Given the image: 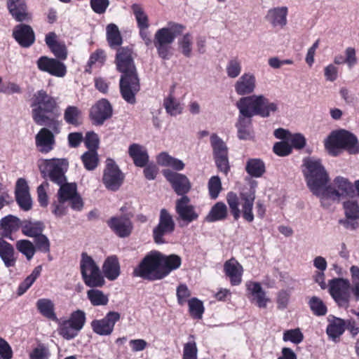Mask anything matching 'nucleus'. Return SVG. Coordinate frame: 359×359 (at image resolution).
<instances>
[{
    "mask_svg": "<svg viewBox=\"0 0 359 359\" xmlns=\"http://www.w3.org/2000/svg\"><path fill=\"white\" fill-rule=\"evenodd\" d=\"M192 44L193 37L189 33L184 34L178 41V45L182 51V53L187 57H190L191 56Z\"/></svg>",
    "mask_w": 359,
    "mask_h": 359,
    "instance_id": "obj_54",
    "label": "nucleus"
},
{
    "mask_svg": "<svg viewBox=\"0 0 359 359\" xmlns=\"http://www.w3.org/2000/svg\"><path fill=\"white\" fill-rule=\"evenodd\" d=\"M273 150L279 156H285L292 152V147L288 141H282L274 144Z\"/></svg>",
    "mask_w": 359,
    "mask_h": 359,
    "instance_id": "obj_61",
    "label": "nucleus"
},
{
    "mask_svg": "<svg viewBox=\"0 0 359 359\" xmlns=\"http://www.w3.org/2000/svg\"><path fill=\"white\" fill-rule=\"evenodd\" d=\"M13 36L22 47H29L35 40L32 28L27 25L20 24L15 27Z\"/></svg>",
    "mask_w": 359,
    "mask_h": 359,
    "instance_id": "obj_28",
    "label": "nucleus"
},
{
    "mask_svg": "<svg viewBox=\"0 0 359 359\" xmlns=\"http://www.w3.org/2000/svg\"><path fill=\"white\" fill-rule=\"evenodd\" d=\"M115 62L117 69L123 74L120 80L121 95L127 102L135 104V94L140 90V83L131 49L119 48L116 55Z\"/></svg>",
    "mask_w": 359,
    "mask_h": 359,
    "instance_id": "obj_2",
    "label": "nucleus"
},
{
    "mask_svg": "<svg viewBox=\"0 0 359 359\" xmlns=\"http://www.w3.org/2000/svg\"><path fill=\"white\" fill-rule=\"evenodd\" d=\"M159 257L165 277L169 275L171 271L179 269L181 266L182 259L178 255H170L167 256L159 252Z\"/></svg>",
    "mask_w": 359,
    "mask_h": 359,
    "instance_id": "obj_37",
    "label": "nucleus"
},
{
    "mask_svg": "<svg viewBox=\"0 0 359 359\" xmlns=\"http://www.w3.org/2000/svg\"><path fill=\"white\" fill-rule=\"evenodd\" d=\"M36 306L42 316L52 320H57L55 313V304L52 300L46 298L39 299Z\"/></svg>",
    "mask_w": 359,
    "mask_h": 359,
    "instance_id": "obj_42",
    "label": "nucleus"
},
{
    "mask_svg": "<svg viewBox=\"0 0 359 359\" xmlns=\"http://www.w3.org/2000/svg\"><path fill=\"white\" fill-rule=\"evenodd\" d=\"M55 143L53 133L46 128H41L35 137L37 150L42 154H47L53 149Z\"/></svg>",
    "mask_w": 359,
    "mask_h": 359,
    "instance_id": "obj_26",
    "label": "nucleus"
},
{
    "mask_svg": "<svg viewBox=\"0 0 359 359\" xmlns=\"http://www.w3.org/2000/svg\"><path fill=\"white\" fill-rule=\"evenodd\" d=\"M128 154L133 160L134 164L137 167H144L149 161L147 149L139 144H130L128 148Z\"/></svg>",
    "mask_w": 359,
    "mask_h": 359,
    "instance_id": "obj_33",
    "label": "nucleus"
},
{
    "mask_svg": "<svg viewBox=\"0 0 359 359\" xmlns=\"http://www.w3.org/2000/svg\"><path fill=\"white\" fill-rule=\"evenodd\" d=\"M163 175L171 184L172 189L177 195H184L190 191L191 182L186 175L170 170H164Z\"/></svg>",
    "mask_w": 359,
    "mask_h": 359,
    "instance_id": "obj_21",
    "label": "nucleus"
},
{
    "mask_svg": "<svg viewBox=\"0 0 359 359\" xmlns=\"http://www.w3.org/2000/svg\"><path fill=\"white\" fill-rule=\"evenodd\" d=\"M310 309L318 316H325L327 313V307L323 302L317 297H313L309 301Z\"/></svg>",
    "mask_w": 359,
    "mask_h": 359,
    "instance_id": "obj_58",
    "label": "nucleus"
},
{
    "mask_svg": "<svg viewBox=\"0 0 359 359\" xmlns=\"http://www.w3.org/2000/svg\"><path fill=\"white\" fill-rule=\"evenodd\" d=\"M288 9L286 6L270 8L265 16V20L274 28H283L287 22Z\"/></svg>",
    "mask_w": 359,
    "mask_h": 359,
    "instance_id": "obj_27",
    "label": "nucleus"
},
{
    "mask_svg": "<svg viewBox=\"0 0 359 359\" xmlns=\"http://www.w3.org/2000/svg\"><path fill=\"white\" fill-rule=\"evenodd\" d=\"M227 215L228 209L226 204L223 202H217L211 208L205 220L208 222L222 221L225 219Z\"/></svg>",
    "mask_w": 359,
    "mask_h": 359,
    "instance_id": "obj_40",
    "label": "nucleus"
},
{
    "mask_svg": "<svg viewBox=\"0 0 359 359\" xmlns=\"http://www.w3.org/2000/svg\"><path fill=\"white\" fill-rule=\"evenodd\" d=\"M87 297L90 304L95 306H105L108 304L109 297L102 291L97 289H90L87 291Z\"/></svg>",
    "mask_w": 359,
    "mask_h": 359,
    "instance_id": "obj_45",
    "label": "nucleus"
},
{
    "mask_svg": "<svg viewBox=\"0 0 359 359\" xmlns=\"http://www.w3.org/2000/svg\"><path fill=\"white\" fill-rule=\"evenodd\" d=\"M135 276L141 277L148 280H161L165 278L162 264L159 257V252L151 251L142 260L137 267L134 269Z\"/></svg>",
    "mask_w": 359,
    "mask_h": 359,
    "instance_id": "obj_9",
    "label": "nucleus"
},
{
    "mask_svg": "<svg viewBox=\"0 0 359 359\" xmlns=\"http://www.w3.org/2000/svg\"><path fill=\"white\" fill-rule=\"evenodd\" d=\"M330 293L340 306H346L350 297V283L346 279L334 278L330 281Z\"/></svg>",
    "mask_w": 359,
    "mask_h": 359,
    "instance_id": "obj_16",
    "label": "nucleus"
},
{
    "mask_svg": "<svg viewBox=\"0 0 359 359\" xmlns=\"http://www.w3.org/2000/svg\"><path fill=\"white\" fill-rule=\"evenodd\" d=\"M210 144L217 168L225 175L229 170L228 148L225 142L217 134L210 136Z\"/></svg>",
    "mask_w": 359,
    "mask_h": 359,
    "instance_id": "obj_14",
    "label": "nucleus"
},
{
    "mask_svg": "<svg viewBox=\"0 0 359 359\" xmlns=\"http://www.w3.org/2000/svg\"><path fill=\"white\" fill-rule=\"evenodd\" d=\"M41 269V266H36L32 271V273L20 285L18 288L19 294H22L32 286L36 279L39 276Z\"/></svg>",
    "mask_w": 359,
    "mask_h": 359,
    "instance_id": "obj_53",
    "label": "nucleus"
},
{
    "mask_svg": "<svg viewBox=\"0 0 359 359\" xmlns=\"http://www.w3.org/2000/svg\"><path fill=\"white\" fill-rule=\"evenodd\" d=\"M32 117L35 123L49 127L55 133L60 132V122L47 114H55L58 111L56 98L48 95L45 90L37 91L33 97L32 104Z\"/></svg>",
    "mask_w": 359,
    "mask_h": 359,
    "instance_id": "obj_3",
    "label": "nucleus"
},
{
    "mask_svg": "<svg viewBox=\"0 0 359 359\" xmlns=\"http://www.w3.org/2000/svg\"><path fill=\"white\" fill-rule=\"evenodd\" d=\"M245 170L252 177H260L266 171L265 164L260 158H250L246 162Z\"/></svg>",
    "mask_w": 359,
    "mask_h": 359,
    "instance_id": "obj_43",
    "label": "nucleus"
},
{
    "mask_svg": "<svg viewBox=\"0 0 359 359\" xmlns=\"http://www.w3.org/2000/svg\"><path fill=\"white\" fill-rule=\"evenodd\" d=\"M80 270L83 280L90 287H100L105 281L94 259L86 252L81 254Z\"/></svg>",
    "mask_w": 359,
    "mask_h": 359,
    "instance_id": "obj_10",
    "label": "nucleus"
},
{
    "mask_svg": "<svg viewBox=\"0 0 359 359\" xmlns=\"http://www.w3.org/2000/svg\"><path fill=\"white\" fill-rule=\"evenodd\" d=\"M7 7L9 13L16 21H28L30 19L25 0H8Z\"/></svg>",
    "mask_w": 359,
    "mask_h": 359,
    "instance_id": "obj_30",
    "label": "nucleus"
},
{
    "mask_svg": "<svg viewBox=\"0 0 359 359\" xmlns=\"http://www.w3.org/2000/svg\"><path fill=\"white\" fill-rule=\"evenodd\" d=\"M50 355L48 349L43 345H39L29 354L30 359H48Z\"/></svg>",
    "mask_w": 359,
    "mask_h": 359,
    "instance_id": "obj_64",
    "label": "nucleus"
},
{
    "mask_svg": "<svg viewBox=\"0 0 359 359\" xmlns=\"http://www.w3.org/2000/svg\"><path fill=\"white\" fill-rule=\"evenodd\" d=\"M302 172L309 190L320 200L330 181L320 160L313 157L305 158Z\"/></svg>",
    "mask_w": 359,
    "mask_h": 359,
    "instance_id": "obj_5",
    "label": "nucleus"
},
{
    "mask_svg": "<svg viewBox=\"0 0 359 359\" xmlns=\"http://www.w3.org/2000/svg\"><path fill=\"white\" fill-rule=\"evenodd\" d=\"M198 349L193 336L189 337V341L184 344L183 348V359H197Z\"/></svg>",
    "mask_w": 359,
    "mask_h": 359,
    "instance_id": "obj_56",
    "label": "nucleus"
},
{
    "mask_svg": "<svg viewBox=\"0 0 359 359\" xmlns=\"http://www.w3.org/2000/svg\"><path fill=\"white\" fill-rule=\"evenodd\" d=\"M239 114L248 118L258 115L267 118L278 111V104L270 102L264 95H248L241 97L236 104Z\"/></svg>",
    "mask_w": 359,
    "mask_h": 359,
    "instance_id": "obj_4",
    "label": "nucleus"
},
{
    "mask_svg": "<svg viewBox=\"0 0 359 359\" xmlns=\"http://www.w3.org/2000/svg\"><path fill=\"white\" fill-rule=\"evenodd\" d=\"M236 93L241 96L252 94L257 88V79L254 74L245 72L234 83Z\"/></svg>",
    "mask_w": 359,
    "mask_h": 359,
    "instance_id": "obj_23",
    "label": "nucleus"
},
{
    "mask_svg": "<svg viewBox=\"0 0 359 359\" xmlns=\"http://www.w3.org/2000/svg\"><path fill=\"white\" fill-rule=\"evenodd\" d=\"M175 222L172 215L165 209L160 212L158 224L154 229V241L158 244L164 243L163 236L171 233L175 229Z\"/></svg>",
    "mask_w": 359,
    "mask_h": 359,
    "instance_id": "obj_17",
    "label": "nucleus"
},
{
    "mask_svg": "<svg viewBox=\"0 0 359 359\" xmlns=\"http://www.w3.org/2000/svg\"><path fill=\"white\" fill-rule=\"evenodd\" d=\"M177 302L180 305H184L188 302V298L191 296V292L185 284H180L176 290Z\"/></svg>",
    "mask_w": 359,
    "mask_h": 359,
    "instance_id": "obj_62",
    "label": "nucleus"
},
{
    "mask_svg": "<svg viewBox=\"0 0 359 359\" xmlns=\"http://www.w3.org/2000/svg\"><path fill=\"white\" fill-rule=\"evenodd\" d=\"M163 104L167 113L171 116H177L182 111V104L171 95L165 99Z\"/></svg>",
    "mask_w": 359,
    "mask_h": 359,
    "instance_id": "obj_50",
    "label": "nucleus"
},
{
    "mask_svg": "<svg viewBox=\"0 0 359 359\" xmlns=\"http://www.w3.org/2000/svg\"><path fill=\"white\" fill-rule=\"evenodd\" d=\"M112 114V108L109 102L104 100H99L90 111V117L94 124L102 125Z\"/></svg>",
    "mask_w": 359,
    "mask_h": 359,
    "instance_id": "obj_24",
    "label": "nucleus"
},
{
    "mask_svg": "<svg viewBox=\"0 0 359 359\" xmlns=\"http://www.w3.org/2000/svg\"><path fill=\"white\" fill-rule=\"evenodd\" d=\"M124 175L119 169L115 161L107 158L103 171L102 182L105 187L110 191H117L122 185Z\"/></svg>",
    "mask_w": 359,
    "mask_h": 359,
    "instance_id": "obj_13",
    "label": "nucleus"
},
{
    "mask_svg": "<svg viewBox=\"0 0 359 359\" xmlns=\"http://www.w3.org/2000/svg\"><path fill=\"white\" fill-rule=\"evenodd\" d=\"M107 39L111 47L121 44L122 39L118 27L114 24H109L107 27Z\"/></svg>",
    "mask_w": 359,
    "mask_h": 359,
    "instance_id": "obj_49",
    "label": "nucleus"
},
{
    "mask_svg": "<svg viewBox=\"0 0 359 359\" xmlns=\"http://www.w3.org/2000/svg\"><path fill=\"white\" fill-rule=\"evenodd\" d=\"M36 65L40 71L56 77L62 78L67 74L66 65L57 59L41 56L38 59Z\"/></svg>",
    "mask_w": 359,
    "mask_h": 359,
    "instance_id": "obj_20",
    "label": "nucleus"
},
{
    "mask_svg": "<svg viewBox=\"0 0 359 359\" xmlns=\"http://www.w3.org/2000/svg\"><path fill=\"white\" fill-rule=\"evenodd\" d=\"M184 29L185 27L181 24L170 22L167 26L156 32L153 43L159 57L167 60L172 57L173 54L172 44Z\"/></svg>",
    "mask_w": 359,
    "mask_h": 359,
    "instance_id": "obj_7",
    "label": "nucleus"
},
{
    "mask_svg": "<svg viewBox=\"0 0 359 359\" xmlns=\"http://www.w3.org/2000/svg\"><path fill=\"white\" fill-rule=\"evenodd\" d=\"M189 312L194 318L201 319L204 312L203 302L197 298H192L188 301Z\"/></svg>",
    "mask_w": 359,
    "mask_h": 359,
    "instance_id": "obj_55",
    "label": "nucleus"
},
{
    "mask_svg": "<svg viewBox=\"0 0 359 359\" xmlns=\"http://www.w3.org/2000/svg\"><path fill=\"white\" fill-rule=\"evenodd\" d=\"M247 297L250 302L260 309H264L271 302L261 284L255 281H248L245 283Z\"/></svg>",
    "mask_w": 359,
    "mask_h": 359,
    "instance_id": "obj_19",
    "label": "nucleus"
},
{
    "mask_svg": "<svg viewBox=\"0 0 359 359\" xmlns=\"http://www.w3.org/2000/svg\"><path fill=\"white\" fill-rule=\"evenodd\" d=\"M86 313L83 311L72 312L68 319L60 320L58 323V334L67 340L75 338L86 323Z\"/></svg>",
    "mask_w": 359,
    "mask_h": 359,
    "instance_id": "obj_12",
    "label": "nucleus"
},
{
    "mask_svg": "<svg viewBox=\"0 0 359 359\" xmlns=\"http://www.w3.org/2000/svg\"><path fill=\"white\" fill-rule=\"evenodd\" d=\"M84 167L88 170H94L98 164V156L96 151L89 150L81 156Z\"/></svg>",
    "mask_w": 359,
    "mask_h": 359,
    "instance_id": "obj_52",
    "label": "nucleus"
},
{
    "mask_svg": "<svg viewBox=\"0 0 359 359\" xmlns=\"http://www.w3.org/2000/svg\"><path fill=\"white\" fill-rule=\"evenodd\" d=\"M190 199L187 196H182L176 201V212L178 219H181L188 224L198 218V214L196 212L194 206L190 205Z\"/></svg>",
    "mask_w": 359,
    "mask_h": 359,
    "instance_id": "obj_22",
    "label": "nucleus"
},
{
    "mask_svg": "<svg viewBox=\"0 0 359 359\" xmlns=\"http://www.w3.org/2000/svg\"><path fill=\"white\" fill-rule=\"evenodd\" d=\"M236 128L238 139L248 140L252 137V120L250 118L239 114Z\"/></svg>",
    "mask_w": 359,
    "mask_h": 359,
    "instance_id": "obj_34",
    "label": "nucleus"
},
{
    "mask_svg": "<svg viewBox=\"0 0 359 359\" xmlns=\"http://www.w3.org/2000/svg\"><path fill=\"white\" fill-rule=\"evenodd\" d=\"M107 224L121 238L129 236L133 229L132 222L126 216L113 217L107 221Z\"/></svg>",
    "mask_w": 359,
    "mask_h": 359,
    "instance_id": "obj_25",
    "label": "nucleus"
},
{
    "mask_svg": "<svg viewBox=\"0 0 359 359\" xmlns=\"http://www.w3.org/2000/svg\"><path fill=\"white\" fill-rule=\"evenodd\" d=\"M15 246L16 249L24 255L27 260L32 259L36 252L34 245L29 240H19L16 242Z\"/></svg>",
    "mask_w": 359,
    "mask_h": 359,
    "instance_id": "obj_47",
    "label": "nucleus"
},
{
    "mask_svg": "<svg viewBox=\"0 0 359 359\" xmlns=\"http://www.w3.org/2000/svg\"><path fill=\"white\" fill-rule=\"evenodd\" d=\"M21 222L19 218L12 215H8L0 220V229L2 230L1 236L12 239V233L21 227Z\"/></svg>",
    "mask_w": 359,
    "mask_h": 359,
    "instance_id": "obj_32",
    "label": "nucleus"
},
{
    "mask_svg": "<svg viewBox=\"0 0 359 359\" xmlns=\"http://www.w3.org/2000/svg\"><path fill=\"white\" fill-rule=\"evenodd\" d=\"M44 227L43 223L39 221L25 220L21 223L22 233L31 238H35L42 233Z\"/></svg>",
    "mask_w": 359,
    "mask_h": 359,
    "instance_id": "obj_41",
    "label": "nucleus"
},
{
    "mask_svg": "<svg viewBox=\"0 0 359 359\" xmlns=\"http://www.w3.org/2000/svg\"><path fill=\"white\" fill-rule=\"evenodd\" d=\"M90 7L97 14H103L109 5V0H90Z\"/></svg>",
    "mask_w": 359,
    "mask_h": 359,
    "instance_id": "obj_63",
    "label": "nucleus"
},
{
    "mask_svg": "<svg viewBox=\"0 0 359 359\" xmlns=\"http://www.w3.org/2000/svg\"><path fill=\"white\" fill-rule=\"evenodd\" d=\"M35 248L36 250H38L39 251H41L44 253L49 252H50V241L48 237L41 233L39 236L35 237Z\"/></svg>",
    "mask_w": 359,
    "mask_h": 359,
    "instance_id": "obj_60",
    "label": "nucleus"
},
{
    "mask_svg": "<svg viewBox=\"0 0 359 359\" xmlns=\"http://www.w3.org/2000/svg\"><path fill=\"white\" fill-rule=\"evenodd\" d=\"M102 271L109 280H116L120 275V265L116 256L107 257L103 264Z\"/></svg>",
    "mask_w": 359,
    "mask_h": 359,
    "instance_id": "obj_36",
    "label": "nucleus"
},
{
    "mask_svg": "<svg viewBox=\"0 0 359 359\" xmlns=\"http://www.w3.org/2000/svg\"><path fill=\"white\" fill-rule=\"evenodd\" d=\"M37 166L43 178L50 180L60 186L57 193L60 201H66L71 208L79 211L83 206L81 197L76 191V185L73 183H65V168L66 163L64 159H39Z\"/></svg>",
    "mask_w": 359,
    "mask_h": 359,
    "instance_id": "obj_1",
    "label": "nucleus"
},
{
    "mask_svg": "<svg viewBox=\"0 0 359 359\" xmlns=\"http://www.w3.org/2000/svg\"><path fill=\"white\" fill-rule=\"evenodd\" d=\"M255 200V190L252 187L242 190L239 196L233 191L226 194V202L235 220H238L241 215L248 222L254 220L252 209Z\"/></svg>",
    "mask_w": 359,
    "mask_h": 359,
    "instance_id": "obj_6",
    "label": "nucleus"
},
{
    "mask_svg": "<svg viewBox=\"0 0 359 359\" xmlns=\"http://www.w3.org/2000/svg\"><path fill=\"white\" fill-rule=\"evenodd\" d=\"M283 339L285 341H291L299 344L304 339V335L299 328L286 330L283 333Z\"/></svg>",
    "mask_w": 359,
    "mask_h": 359,
    "instance_id": "obj_59",
    "label": "nucleus"
},
{
    "mask_svg": "<svg viewBox=\"0 0 359 359\" xmlns=\"http://www.w3.org/2000/svg\"><path fill=\"white\" fill-rule=\"evenodd\" d=\"M353 193L351 183L346 178L338 176L334 178L332 185L327 184L320 198L322 205L326 206L328 201H339L341 198L351 196Z\"/></svg>",
    "mask_w": 359,
    "mask_h": 359,
    "instance_id": "obj_11",
    "label": "nucleus"
},
{
    "mask_svg": "<svg viewBox=\"0 0 359 359\" xmlns=\"http://www.w3.org/2000/svg\"><path fill=\"white\" fill-rule=\"evenodd\" d=\"M16 201L20 207L27 211L32 208V199L29 193V187L25 179L20 178L15 187Z\"/></svg>",
    "mask_w": 359,
    "mask_h": 359,
    "instance_id": "obj_29",
    "label": "nucleus"
},
{
    "mask_svg": "<svg viewBox=\"0 0 359 359\" xmlns=\"http://www.w3.org/2000/svg\"><path fill=\"white\" fill-rule=\"evenodd\" d=\"M156 163L163 167H170L172 169L180 171L184 168L182 161L175 158L167 152H161L156 156Z\"/></svg>",
    "mask_w": 359,
    "mask_h": 359,
    "instance_id": "obj_39",
    "label": "nucleus"
},
{
    "mask_svg": "<svg viewBox=\"0 0 359 359\" xmlns=\"http://www.w3.org/2000/svg\"><path fill=\"white\" fill-rule=\"evenodd\" d=\"M345 218L339 220L346 229L355 231L359 228V205L355 201H347L343 204Z\"/></svg>",
    "mask_w": 359,
    "mask_h": 359,
    "instance_id": "obj_18",
    "label": "nucleus"
},
{
    "mask_svg": "<svg viewBox=\"0 0 359 359\" xmlns=\"http://www.w3.org/2000/svg\"><path fill=\"white\" fill-rule=\"evenodd\" d=\"M225 71L229 78H237L242 72V62L241 59L238 57L229 59L226 65Z\"/></svg>",
    "mask_w": 359,
    "mask_h": 359,
    "instance_id": "obj_46",
    "label": "nucleus"
},
{
    "mask_svg": "<svg viewBox=\"0 0 359 359\" xmlns=\"http://www.w3.org/2000/svg\"><path fill=\"white\" fill-rule=\"evenodd\" d=\"M325 146L329 154L332 156L339 155L342 150H346L350 154L359 152L357 137L345 130L332 132L325 140Z\"/></svg>",
    "mask_w": 359,
    "mask_h": 359,
    "instance_id": "obj_8",
    "label": "nucleus"
},
{
    "mask_svg": "<svg viewBox=\"0 0 359 359\" xmlns=\"http://www.w3.org/2000/svg\"><path fill=\"white\" fill-rule=\"evenodd\" d=\"M131 8L137 20V27L148 28L149 26V19L143 8L138 4H133Z\"/></svg>",
    "mask_w": 359,
    "mask_h": 359,
    "instance_id": "obj_51",
    "label": "nucleus"
},
{
    "mask_svg": "<svg viewBox=\"0 0 359 359\" xmlns=\"http://www.w3.org/2000/svg\"><path fill=\"white\" fill-rule=\"evenodd\" d=\"M64 120L68 124L79 126L82 123V112L76 106H68L64 111Z\"/></svg>",
    "mask_w": 359,
    "mask_h": 359,
    "instance_id": "obj_44",
    "label": "nucleus"
},
{
    "mask_svg": "<svg viewBox=\"0 0 359 359\" xmlns=\"http://www.w3.org/2000/svg\"><path fill=\"white\" fill-rule=\"evenodd\" d=\"M224 270L232 285H238L241 283L243 269L237 260L231 259L226 261L224 265Z\"/></svg>",
    "mask_w": 359,
    "mask_h": 359,
    "instance_id": "obj_31",
    "label": "nucleus"
},
{
    "mask_svg": "<svg viewBox=\"0 0 359 359\" xmlns=\"http://www.w3.org/2000/svg\"><path fill=\"white\" fill-rule=\"evenodd\" d=\"M121 319V314L117 311H109L101 319L91 321L90 327L94 333L100 336H109L114 330L116 323Z\"/></svg>",
    "mask_w": 359,
    "mask_h": 359,
    "instance_id": "obj_15",
    "label": "nucleus"
},
{
    "mask_svg": "<svg viewBox=\"0 0 359 359\" xmlns=\"http://www.w3.org/2000/svg\"><path fill=\"white\" fill-rule=\"evenodd\" d=\"M208 187L210 196L212 199H216L222 191V182L218 176H212L208 181Z\"/></svg>",
    "mask_w": 359,
    "mask_h": 359,
    "instance_id": "obj_57",
    "label": "nucleus"
},
{
    "mask_svg": "<svg viewBox=\"0 0 359 359\" xmlns=\"http://www.w3.org/2000/svg\"><path fill=\"white\" fill-rule=\"evenodd\" d=\"M106 53L102 49H97L95 52H93L88 61L87 63V69H86V72H90L91 69L94 66H98L100 67L103 65L106 61Z\"/></svg>",
    "mask_w": 359,
    "mask_h": 359,
    "instance_id": "obj_48",
    "label": "nucleus"
},
{
    "mask_svg": "<svg viewBox=\"0 0 359 359\" xmlns=\"http://www.w3.org/2000/svg\"><path fill=\"white\" fill-rule=\"evenodd\" d=\"M345 328V321L343 319L334 317L332 319H329L326 332L330 339L336 341L344 332Z\"/></svg>",
    "mask_w": 359,
    "mask_h": 359,
    "instance_id": "obj_38",
    "label": "nucleus"
},
{
    "mask_svg": "<svg viewBox=\"0 0 359 359\" xmlns=\"http://www.w3.org/2000/svg\"><path fill=\"white\" fill-rule=\"evenodd\" d=\"M0 257L6 267L14 266L16 262L13 246L0 238Z\"/></svg>",
    "mask_w": 359,
    "mask_h": 359,
    "instance_id": "obj_35",
    "label": "nucleus"
}]
</instances>
